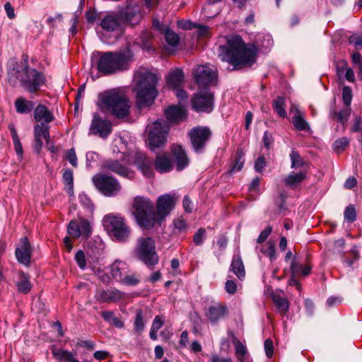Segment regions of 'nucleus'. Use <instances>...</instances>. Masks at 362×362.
Masks as SVG:
<instances>
[{
  "label": "nucleus",
  "instance_id": "4",
  "mask_svg": "<svg viewBox=\"0 0 362 362\" xmlns=\"http://www.w3.org/2000/svg\"><path fill=\"white\" fill-rule=\"evenodd\" d=\"M98 106L103 112L110 114L117 119L127 117L131 107L126 95L117 89L100 93Z\"/></svg>",
  "mask_w": 362,
  "mask_h": 362
},
{
  "label": "nucleus",
  "instance_id": "52",
  "mask_svg": "<svg viewBox=\"0 0 362 362\" xmlns=\"http://www.w3.org/2000/svg\"><path fill=\"white\" fill-rule=\"evenodd\" d=\"M206 231L204 228L197 230L193 236V242L196 245H202L206 238Z\"/></svg>",
  "mask_w": 362,
  "mask_h": 362
},
{
  "label": "nucleus",
  "instance_id": "39",
  "mask_svg": "<svg viewBox=\"0 0 362 362\" xmlns=\"http://www.w3.org/2000/svg\"><path fill=\"white\" fill-rule=\"evenodd\" d=\"M257 251H259L262 255L269 257L271 262L275 261L277 258L275 244L269 240L265 245L256 247Z\"/></svg>",
  "mask_w": 362,
  "mask_h": 362
},
{
  "label": "nucleus",
  "instance_id": "22",
  "mask_svg": "<svg viewBox=\"0 0 362 362\" xmlns=\"http://www.w3.org/2000/svg\"><path fill=\"white\" fill-rule=\"evenodd\" d=\"M290 111L294 114L292 117V124L296 129L298 131L309 132L310 127L304 117V113L301 112L298 106L296 104H292Z\"/></svg>",
  "mask_w": 362,
  "mask_h": 362
},
{
  "label": "nucleus",
  "instance_id": "27",
  "mask_svg": "<svg viewBox=\"0 0 362 362\" xmlns=\"http://www.w3.org/2000/svg\"><path fill=\"white\" fill-rule=\"evenodd\" d=\"M33 116L35 121L40 124H48L54 119V115L42 104L35 108Z\"/></svg>",
  "mask_w": 362,
  "mask_h": 362
},
{
  "label": "nucleus",
  "instance_id": "47",
  "mask_svg": "<svg viewBox=\"0 0 362 362\" xmlns=\"http://www.w3.org/2000/svg\"><path fill=\"white\" fill-rule=\"evenodd\" d=\"M63 181L64 184L67 186L68 189L67 192L69 194H73L74 193V177H73V172L67 169L63 173Z\"/></svg>",
  "mask_w": 362,
  "mask_h": 362
},
{
  "label": "nucleus",
  "instance_id": "2",
  "mask_svg": "<svg viewBox=\"0 0 362 362\" xmlns=\"http://www.w3.org/2000/svg\"><path fill=\"white\" fill-rule=\"evenodd\" d=\"M7 77L9 83L13 86L19 82L23 88L30 93H35L45 85L44 74L30 67L27 61L10 60L7 67Z\"/></svg>",
  "mask_w": 362,
  "mask_h": 362
},
{
  "label": "nucleus",
  "instance_id": "56",
  "mask_svg": "<svg viewBox=\"0 0 362 362\" xmlns=\"http://www.w3.org/2000/svg\"><path fill=\"white\" fill-rule=\"evenodd\" d=\"M66 159L70 163V164L76 168L78 165L77 156L74 148H70L66 151Z\"/></svg>",
  "mask_w": 362,
  "mask_h": 362
},
{
  "label": "nucleus",
  "instance_id": "8",
  "mask_svg": "<svg viewBox=\"0 0 362 362\" xmlns=\"http://www.w3.org/2000/svg\"><path fill=\"white\" fill-rule=\"evenodd\" d=\"M103 223L105 229L116 240L125 242L129 238L130 229L121 215L107 214L104 216Z\"/></svg>",
  "mask_w": 362,
  "mask_h": 362
},
{
  "label": "nucleus",
  "instance_id": "42",
  "mask_svg": "<svg viewBox=\"0 0 362 362\" xmlns=\"http://www.w3.org/2000/svg\"><path fill=\"white\" fill-rule=\"evenodd\" d=\"M35 137L37 139L44 138L47 144L49 141V127L45 124H37L34 127Z\"/></svg>",
  "mask_w": 362,
  "mask_h": 362
},
{
  "label": "nucleus",
  "instance_id": "14",
  "mask_svg": "<svg viewBox=\"0 0 362 362\" xmlns=\"http://www.w3.org/2000/svg\"><path fill=\"white\" fill-rule=\"evenodd\" d=\"M176 198L173 194H165L160 196L156 202V221L163 220L173 209Z\"/></svg>",
  "mask_w": 362,
  "mask_h": 362
},
{
  "label": "nucleus",
  "instance_id": "23",
  "mask_svg": "<svg viewBox=\"0 0 362 362\" xmlns=\"http://www.w3.org/2000/svg\"><path fill=\"white\" fill-rule=\"evenodd\" d=\"M121 22L119 14L110 13L101 18L100 26L106 32H113L119 28Z\"/></svg>",
  "mask_w": 362,
  "mask_h": 362
},
{
  "label": "nucleus",
  "instance_id": "9",
  "mask_svg": "<svg viewBox=\"0 0 362 362\" xmlns=\"http://www.w3.org/2000/svg\"><path fill=\"white\" fill-rule=\"evenodd\" d=\"M147 129L148 130V140L149 148L155 152L157 148H162L167 142L170 127L165 121L158 119L149 124Z\"/></svg>",
  "mask_w": 362,
  "mask_h": 362
},
{
  "label": "nucleus",
  "instance_id": "25",
  "mask_svg": "<svg viewBox=\"0 0 362 362\" xmlns=\"http://www.w3.org/2000/svg\"><path fill=\"white\" fill-rule=\"evenodd\" d=\"M135 163L145 177H151L153 175L152 160L142 152L136 153Z\"/></svg>",
  "mask_w": 362,
  "mask_h": 362
},
{
  "label": "nucleus",
  "instance_id": "38",
  "mask_svg": "<svg viewBox=\"0 0 362 362\" xmlns=\"http://www.w3.org/2000/svg\"><path fill=\"white\" fill-rule=\"evenodd\" d=\"M14 105L16 112L20 114H28L35 107L33 101L27 100L23 98H17Z\"/></svg>",
  "mask_w": 362,
  "mask_h": 362
},
{
  "label": "nucleus",
  "instance_id": "7",
  "mask_svg": "<svg viewBox=\"0 0 362 362\" xmlns=\"http://www.w3.org/2000/svg\"><path fill=\"white\" fill-rule=\"evenodd\" d=\"M134 255L151 269L158 263L159 258L156 251V243L152 238H139L134 249Z\"/></svg>",
  "mask_w": 362,
  "mask_h": 362
},
{
  "label": "nucleus",
  "instance_id": "11",
  "mask_svg": "<svg viewBox=\"0 0 362 362\" xmlns=\"http://www.w3.org/2000/svg\"><path fill=\"white\" fill-rule=\"evenodd\" d=\"M92 180L98 191L107 197H114L121 190L119 182L112 176L97 174L93 177Z\"/></svg>",
  "mask_w": 362,
  "mask_h": 362
},
{
  "label": "nucleus",
  "instance_id": "61",
  "mask_svg": "<svg viewBox=\"0 0 362 362\" xmlns=\"http://www.w3.org/2000/svg\"><path fill=\"white\" fill-rule=\"evenodd\" d=\"M76 346L88 350H93L95 348V343L90 340L78 339L76 342Z\"/></svg>",
  "mask_w": 362,
  "mask_h": 362
},
{
  "label": "nucleus",
  "instance_id": "18",
  "mask_svg": "<svg viewBox=\"0 0 362 362\" xmlns=\"http://www.w3.org/2000/svg\"><path fill=\"white\" fill-rule=\"evenodd\" d=\"M121 21L131 25H137L141 18L140 7L134 3H130L119 13Z\"/></svg>",
  "mask_w": 362,
  "mask_h": 362
},
{
  "label": "nucleus",
  "instance_id": "44",
  "mask_svg": "<svg viewBox=\"0 0 362 362\" xmlns=\"http://www.w3.org/2000/svg\"><path fill=\"white\" fill-rule=\"evenodd\" d=\"M104 320L117 328H122L124 322L115 316L112 311H104L101 314Z\"/></svg>",
  "mask_w": 362,
  "mask_h": 362
},
{
  "label": "nucleus",
  "instance_id": "53",
  "mask_svg": "<svg viewBox=\"0 0 362 362\" xmlns=\"http://www.w3.org/2000/svg\"><path fill=\"white\" fill-rule=\"evenodd\" d=\"M352 90L349 86H344L342 89V100L345 106L349 107L352 101Z\"/></svg>",
  "mask_w": 362,
  "mask_h": 362
},
{
  "label": "nucleus",
  "instance_id": "58",
  "mask_svg": "<svg viewBox=\"0 0 362 362\" xmlns=\"http://www.w3.org/2000/svg\"><path fill=\"white\" fill-rule=\"evenodd\" d=\"M302 264H299L296 260V257L294 256L291 264H290V270L291 274L293 275H299L301 271Z\"/></svg>",
  "mask_w": 362,
  "mask_h": 362
},
{
  "label": "nucleus",
  "instance_id": "31",
  "mask_svg": "<svg viewBox=\"0 0 362 362\" xmlns=\"http://www.w3.org/2000/svg\"><path fill=\"white\" fill-rule=\"evenodd\" d=\"M185 74L181 69L177 68L170 71L165 77L167 85L172 89L181 87L184 81Z\"/></svg>",
  "mask_w": 362,
  "mask_h": 362
},
{
  "label": "nucleus",
  "instance_id": "12",
  "mask_svg": "<svg viewBox=\"0 0 362 362\" xmlns=\"http://www.w3.org/2000/svg\"><path fill=\"white\" fill-rule=\"evenodd\" d=\"M196 83L201 88L214 86L218 80V75L215 70L207 65H197L192 71Z\"/></svg>",
  "mask_w": 362,
  "mask_h": 362
},
{
  "label": "nucleus",
  "instance_id": "62",
  "mask_svg": "<svg viewBox=\"0 0 362 362\" xmlns=\"http://www.w3.org/2000/svg\"><path fill=\"white\" fill-rule=\"evenodd\" d=\"M225 289L228 293L233 295L237 291V284L234 281L228 279L225 284Z\"/></svg>",
  "mask_w": 362,
  "mask_h": 362
},
{
  "label": "nucleus",
  "instance_id": "1",
  "mask_svg": "<svg viewBox=\"0 0 362 362\" xmlns=\"http://www.w3.org/2000/svg\"><path fill=\"white\" fill-rule=\"evenodd\" d=\"M226 44L218 49V56L223 62L228 63L234 70H240L251 66L257 62L259 49L255 45L245 43L243 38L238 35L226 37Z\"/></svg>",
  "mask_w": 362,
  "mask_h": 362
},
{
  "label": "nucleus",
  "instance_id": "36",
  "mask_svg": "<svg viewBox=\"0 0 362 362\" xmlns=\"http://www.w3.org/2000/svg\"><path fill=\"white\" fill-rule=\"evenodd\" d=\"M306 178L305 172L295 173L292 172L284 179L286 186L295 189Z\"/></svg>",
  "mask_w": 362,
  "mask_h": 362
},
{
  "label": "nucleus",
  "instance_id": "59",
  "mask_svg": "<svg viewBox=\"0 0 362 362\" xmlns=\"http://www.w3.org/2000/svg\"><path fill=\"white\" fill-rule=\"evenodd\" d=\"M272 231V226H267L264 228V230L260 233L259 237L257 238V243L261 244V243H264L267 239V238L269 236Z\"/></svg>",
  "mask_w": 362,
  "mask_h": 362
},
{
  "label": "nucleus",
  "instance_id": "37",
  "mask_svg": "<svg viewBox=\"0 0 362 362\" xmlns=\"http://www.w3.org/2000/svg\"><path fill=\"white\" fill-rule=\"evenodd\" d=\"M351 113L350 107L346 106L345 107L337 111L333 109L329 112V117L338 122L344 125L349 120Z\"/></svg>",
  "mask_w": 362,
  "mask_h": 362
},
{
  "label": "nucleus",
  "instance_id": "63",
  "mask_svg": "<svg viewBox=\"0 0 362 362\" xmlns=\"http://www.w3.org/2000/svg\"><path fill=\"white\" fill-rule=\"evenodd\" d=\"M173 225L175 229L179 232H184L187 228L186 221L181 218L175 219Z\"/></svg>",
  "mask_w": 362,
  "mask_h": 362
},
{
  "label": "nucleus",
  "instance_id": "49",
  "mask_svg": "<svg viewBox=\"0 0 362 362\" xmlns=\"http://www.w3.org/2000/svg\"><path fill=\"white\" fill-rule=\"evenodd\" d=\"M140 282V279L135 274L127 273L119 283L126 286H134Z\"/></svg>",
  "mask_w": 362,
  "mask_h": 362
},
{
  "label": "nucleus",
  "instance_id": "51",
  "mask_svg": "<svg viewBox=\"0 0 362 362\" xmlns=\"http://www.w3.org/2000/svg\"><path fill=\"white\" fill-rule=\"evenodd\" d=\"M151 33L147 30L143 31L139 37L140 42L139 43L144 49L148 50L151 48Z\"/></svg>",
  "mask_w": 362,
  "mask_h": 362
},
{
  "label": "nucleus",
  "instance_id": "15",
  "mask_svg": "<svg viewBox=\"0 0 362 362\" xmlns=\"http://www.w3.org/2000/svg\"><path fill=\"white\" fill-rule=\"evenodd\" d=\"M67 233L74 238L80 236L88 238L92 233V226L90 223L84 218H81L78 222L71 221L67 226Z\"/></svg>",
  "mask_w": 362,
  "mask_h": 362
},
{
  "label": "nucleus",
  "instance_id": "40",
  "mask_svg": "<svg viewBox=\"0 0 362 362\" xmlns=\"http://www.w3.org/2000/svg\"><path fill=\"white\" fill-rule=\"evenodd\" d=\"M244 156L245 154L242 149L238 148L236 151L235 157L230 165V172L231 173L240 171L243 168L245 163Z\"/></svg>",
  "mask_w": 362,
  "mask_h": 362
},
{
  "label": "nucleus",
  "instance_id": "35",
  "mask_svg": "<svg viewBox=\"0 0 362 362\" xmlns=\"http://www.w3.org/2000/svg\"><path fill=\"white\" fill-rule=\"evenodd\" d=\"M156 170L160 173L170 172L173 170V164L170 158L165 156H158L154 160Z\"/></svg>",
  "mask_w": 362,
  "mask_h": 362
},
{
  "label": "nucleus",
  "instance_id": "28",
  "mask_svg": "<svg viewBox=\"0 0 362 362\" xmlns=\"http://www.w3.org/2000/svg\"><path fill=\"white\" fill-rule=\"evenodd\" d=\"M232 342L235 346V356L238 362H248L249 355L247 347L236 337L233 332H229Z\"/></svg>",
  "mask_w": 362,
  "mask_h": 362
},
{
  "label": "nucleus",
  "instance_id": "3",
  "mask_svg": "<svg viewBox=\"0 0 362 362\" xmlns=\"http://www.w3.org/2000/svg\"><path fill=\"white\" fill-rule=\"evenodd\" d=\"M132 57L130 50L106 52L95 51L91 56V62L99 72L111 75L128 69Z\"/></svg>",
  "mask_w": 362,
  "mask_h": 362
},
{
  "label": "nucleus",
  "instance_id": "26",
  "mask_svg": "<svg viewBox=\"0 0 362 362\" xmlns=\"http://www.w3.org/2000/svg\"><path fill=\"white\" fill-rule=\"evenodd\" d=\"M165 116L170 123H179L184 121L187 116L185 109L177 105H172L165 110Z\"/></svg>",
  "mask_w": 362,
  "mask_h": 362
},
{
  "label": "nucleus",
  "instance_id": "48",
  "mask_svg": "<svg viewBox=\"0 0 362 362\" xmlns=\"http://www.w3.org/2000/svg\"><path fill=\"white\" fill-rule=\"evenodd\" d=\"M344 218L345 221L353 223L356 220V211L354 204H349L344 209Z\"/></svg>",
  "mask_w": 362,
  "mask_h": 362
},
{
  "label": "nucleus",
  "instance_id": "64",
  "mask_svg": "<svg viewBox=\"0 0 362 362\" xmlns=\"http://www.w3.org/2000/svg\"><path fill=\"white\" fill-rule=\"evenodd\" d=\"M362 131V119L361 117H356L354 124L351 127V132H360Z\"/></svg>",
  "mask_w": 362,
  "mask_h": 362
},
{
  "label": "nucleus",
  "instance_id": "54",
  "mask_svg": "<svg viewBox=\"0 0 362 362\" xmlns=\"http://www.w3.org/2000/svg\"><path fill=\"white\" fill-rule=\"evenodd\" d=\"M75 259L80 269L82 270L86 269V259L83 250H80L76 252L75 254Z\"/></svg>",
  "mask_w": 362,
  "mask_h": 362
},
{
  "label": "nucleus",
  "instance_id": "5",
  "mask_svg": "<svg viewBox=\"0 0 362 362\" xmlns=\"http://www.w3.org/2000/svg\"><path fill=\"white\" fill-rule=\"evenodd\" d=\"M158 76L151 72L139 73L138 75V90L136 97V106L139 110L153 105L158 95L156 88Z\"/></svg>",
  "mask_w": 362,
  "mask_h": 362
},
{
  "label": "nucleus",
  "instance_id": "55",
  "mask_svg": "<svg viewBox=\"0 0 362 362\" xmlns=\"http://www.w3.org/2000/svg\"><path fill=\"white\" fill-rule=\"evenodd\" d=\"M79 202L80 203L87 209H88L90 212L93 210V204L90 200V199L86 194H81L79 195Z\"/></svg>",
  "mask_w": 362,
  "mask_h": 362
},
{
  "label": "nucleus",
  "instance_id": "10",
  "mask_svg": "<svg viewBox=\"0 0 362 362\" xmlns=\"http://www.w3.org/2000/svg\"><path fill=\"white\" fill-rule=\"evenodd\" d=\"M192 107L197 112H211L214 107V96L209 88L199 89L193 95Z\"/></svg>",
  "mask_w": 362,
  "mask_h": 362
},
{
  "label": "nucleus",
  "instance_id": "50",
  "mask_svg": "<svg viewBox=\"0 0 362 362\" xmlns=\"http://www.w3.org/2000/svg\"><path fill=\"white\" fill-rule=\"evenodd\" d=\"M350 143L349 139L347 137H341L337 139L333 144V149L339 153L343 151Z\"/></svg>",
  "mask_w": 362,
  "mask_h": 362
},
{
  "label": "nucleus",
  "instance_id": "30",
  "mask_svg": "<svg viewBox=\"0 0 362 362\" xmlns=\"http://www.w3.org/2000/svg\"><path fill=\"white\" fill-rule=\"evenodd\" d=\"M15 284L20 293L27 294L32 288L30 276L23 271H19L17 273Z\"/></svg>",
  "mask_w": 362,
  "mask_h": 362
},
{
  "label": "nucleus",
  "instance_id": "34",
  "mask_svg": "<svg viewBox=\"0 0 362 362\" xmlns=\"http://www.w3.org/2000/svg\"><path fill=\"white\" fill-rule=\"evenodd\" d=\"M229 271L235 274L240 280L244 279L245 276V267L239 254L233 255Z\"/></svg>",
  "mask_w": 362,
  "mask_h": 362
},
{
  "label": "nucleus",
  "instance_id": "21",
  "mask_svg": "<svg viewBox=\"0 0 362 362\" xmlns=\"http://www.w3.org/2000/svg\"><path fill=\"white\" fill-rule=\"evenodd\" d=\"M171 151L176 164V169L181 171L189 163V159L187 156L184 148L180 144H173L171 146Z\"/></svg>",
  "mask_w": 362,
  "mask_h": 362
},
{
  "label": "nucleus",
  "instance_id": "24",
  "mask_svg": "<svg viewBox=\"0 0 362 362\" xmlns=\"http://www.w3.org/2000/svg\"><path fill=\"white\" fill-rule=\"evenodd\" d=\"M228 313V307L221 304H216L209 306L206 317L212 325H216Z\"/></svg>",
  "mask_w": 362,
  "mask_h": 362
},
{
  "label": "nucleus",
  "instance_id": "43",
  "mask_svg": "<svg viewBox=\"0 0 362 362\" xmlns=\"http://www.w3.org/2000/svg\"><path fill=\"white\" fill-rule=\"evenodd\" d=\"M272 107L274 110L278 114V115L282 118L286 117V112L285 110L286 107V98L282 96H278L272 103Z\"/></svg>",
  "mask_w": 362,
  "mask_h": 362
},
{
  "label": "nucleus",
  "instance_id": "32",
  "mask_svg": "<svg viewBox=\"0 0 362 362\" xmlns=\"http://www.w3.org/2000/svg\"><path fill=\"white\" fill-rule=\"evenodd\" d=\"M272 298L277 308L278 313L281 315H285L289 310L288 300L278 291L272 293Z\"/></svg>",
  "mask_w": 362,
  "mask_h": 362
},
{
  "label": "nucleus",
  "instance_id": "45",
  "mask_svg": "<svg viewBox=\"0 0 362 362\" xmlns=\"http://www.w3.org/2000/svg\"><path fill=\"white\" fill-rule=\"evenodd\" d=\"M145 328V322L143 317V312L141 310H137L134 322V332L140 334Z\"/></svg>",
  "mask_w": 362,
  "mask_h": 362
},
{
  "label": "nucleus",
  "instance_id": "19",
  "mask_svg": "<svg viewBox=\"0 0 362 362\" xmlns=\"http://www.w3.org/2000/svg\"><path fill=\"white\" fill-rule=\"evenodd\" d=\"M103 169L129 180L134 179L135 175L134 171L122 165L119 161L115 160L109 159L105 160L103 163Z\"/></svg>",
  "mask_w": 362,
  "mask_h": 362
},
{
  "label": "nucleus",
  "instance_id": "57",
  "mask_svg": "<svg viewBox=\"0 0 362 362\" xmlns=\"http://www.w3.org/2000/svg\"><path fill=\"white\" fill-rule=\"evenodd\" d=\"M350 44L354 45L356 49H361L362 47V35L353 34L349 38Z\"/></svg>",
  "mask_w": 362,
  "mask_h": 362
},
{
  "label": "nucleus",
  "instance_id": "29",
  "mask_svg": "<svg viewBox=\"0 0 362 362\" xmlns=\"http://www.w3.org/2000/svg\"><path fill=\"white\" fill-rule=\"evenodd\" d=\"M129 272L128 264L120 259L115 260L110 266V274L118 282H120L125 274Z\"/></svg>",
  "mask_w": 362,
  "mask_h": 362
},
{
  "label": "nucleus",
  "instance_id": "16",
  "mask_svg": "<svg viewBox=\"0 0 362 362\" xmlns=\"http://www.w3.org/2000/svg\"><path fill=\"white\" fill-rule=\"evenodd\" d=\"M33 251V248L28 238H21L15 251V255L18 263L28 267L30 264Z\"/></svg>",
  "mask_w": 362,
  "mask_h": 362
},
{
  "label": "nucleus",
  "instance_id": "60",
  "mask_svg": "<svg viewBox=\"0 0 362 362\" xmlns=\"http://www.w3.org/2000/svg\"><path fill=\"white\" fill-rule=\"evenodd\" d=\"M264 351L268 358H272L274 354L273 341L270 339H267L264 343Z\"/></svg>",
  "mask_w": 362,
  "mask_h": 362
},
{
  "label": "nucleus",
  "instance_id": "20",
  "mask_svg": "<svg viewBox=\"0 0 362 362\" xmlns=\"http://www.w3.org/2000/svg\"><path fill=\"white\" fill-rule=\"evenodd\" d=\"M124 293L116 288L102 290L97 293L95 298L100 303H117L124 298Z\"/></svg>",
  "mask_w": 362,
  "mask_h": 362
},
{
  "label": "nucleus",
  "instance_id": "13",
  "mask_svg": "<svg viewBox=\"0 0 362 362\" xmlns=\"http://www.w3.org/2000/svg\"><path fill=\"white\" fill-rule=\"evenodd\" d=\"M193 150L197 153L204 152L206 143L209 141L211 132L206 127H197L188 133Z\"/></svg>",
  "mask_w": 362,
  "mask_h": 362
},
{
  "label": "nucleus",
  "instance_id": "33",
  "mask_svg": "<svg viewBox=\"0 0 362 362\" xmlns=\"http://www.w3.org/2000/svg\"><path fill=\"white\" fill-rule=\"evenodd\" d=\"M52 355L61 362H79L76 354L64 349H57L52 351Z\"/></svg>",
  "mask_w": 362,
  "mask_h": 362
},
{
  "label": "nucleus",
  "instance_id": "6",
  "mask_svg": "<svg viewBox=\"0 0 362 362\" xmlns=\"http://www.w3.org/2000/svg\"><path fill=\"white\" fill-rule=\"evenodd\" d=\"M133 214L139 226L146 230L153 228L156 222V214L153 202L148 198L137 196L133 203Z\"/></svg>",
  "mask_w": 362,
  "mask_h": 362
},
{
  "label": "nucleus",
  "instance_id": "17",
  "mask_svg": "<svg viewBox=\"0 0 362 362\" xmlns=\"http://www.w3.org/2000/svg\"><path fill=\"white\" fill-rule=\"evenodd\" d=\"M90 132L105 139L112 132V123L110 120L103 119L98 114H95L90 127Z\"/></svg>",
  "mask_w": 362,
  "mask_h": 362
},
{
  "label": "nucleus",
  "instance_id": "46",
  "mask_svg": "<svg viewBox=\"0 0 362 362\" xmlns=\"http://www.w3.org/2000/svg\"><path fill=\"white\" fill-rule=\"evenodd\" d=\"M290 158L291 161V168H298L304 166V165L305 164V162L300 156L299 153L296 151L295 149H292L290 153Z\"/></svg>",
  "mask_w": 362,
  "mask_h": 362
},
{
  "label": "nucleus",
  "instance_id": "41",
  "mask_svg": "<svg viewBox=\"0 0 362 362\" xmlns=\"http://www.w3.org/2000/svg\"><path fill=\"white\" fill-rule=\"evenodd\" d=\"M164 37L167 42V49L168 50L174 51L180 42V37L177 34L169 28H165L164 30Z\"/></svg>",
  "mask_w": 362,
  "mask_h": 362
}]
</instances>
